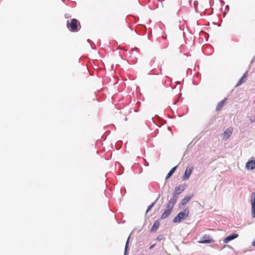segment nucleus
<instances>
[{
	"label": "nucleus",
	"mask_w": 255,
	"mask_h": 255,
	"mask_svg": "<svg viewBox=\"0 0 255 255\" xmlns=\"http://www.w3.org/2000/svg\"><path fill=\"white\" fill-rule=\"evenodd\" d=\"M189 213V210L188 208H187L183 211L179 212L173 219V222L174 223L180 222L188 216Z\"/></svg>",
	"instance_id": "nucleus-1"
},
{
	"label": "nucleus",
	"mask_w": 255,
	"mask_h": 255,
	"mask_svg": "<svg viewBox=\"0 0 255 255\" xmlns=\"http://www.w3.org/2000/svg\"><path fill=\"white\" fill-rule=\"evenodd\" d=\"M214 242V240L211 238L209 235H204L201 238V240L198 241L199 244H210Z\"/></svg>",
	"instance_id": "nucleus-2"
},
{
	"label": "nucleus",
	"mask_w": 255,
	"mask_h": 255,
	"mask_svg": "<svg viewBox=\"0 0 255 255\" xmlns=\"http://www.w3.org/2000/svg\"><path fill=\"white\" fill-rule=\"evenodd\" d=\"M193 170V166H188L185 171L184 174L182 177V180L184 181V180H186L188 179L190 177V175L191 174Z\"/></svg>",
	"instance_id": "nucleus-3"
},
{
	"label": "nucleus",
	"mask_w": 255,
	"mask_h": 255,
	"mask_svg": "<svg viewBox=\"0 0 255 255\" xmlns=\"http://www.w3.org/2000/svg\"><path fill=\"white\" fill-rule=\"evenodd\" d=\"M251 204L252 216L253 217L255 218V192L252 194Z\"/></svg>",
	"instance_id": "nucleus-4"
},
{
	"label": "nucleus",
	"mask_w": 255,
	"mask_h": 255,
	"mask_svg": "<svg viewBox=\"0 0 255 255\" xmlns=\"http://www.w3.org/2000/svg\"><path fill=\"white\" fill-rule=\"evenodd\" d=\"M178 196L177 195L173 193L171 198L167 203L168 207L169 208H173L174 205L176 203Z\"/></svg>",
	"instance_id": "nucleus-5"
},
{
	"label": "nucleus",
	"mask_w": 255,
	"mask_h": 255,
	"mask_svg": "<svg viewBox=\"0 0 255 255\" xmlns=\"http://www.w3.org/2000/svg\"><path fill=\"white\" fill-rule=\"evenodd\" d=\"M186 187L187 186L185 184H180L175 188L173 193L178 196L179 194L181 193L186 188Z\"/></svg>",
	"instance_id": "nucleus-6"
},
{
	"label": "nucleus",
	"mask_w": 255,
	"mask_h": 255,
	"mask_svg": "<svg viewBox=\"0 0 255 255\" xmlns=\"http://www.w3.org/2000/svg\"><path fill=\"white\" fill-rule=\"evenodd\" d=\"M246 168L248 170H253L255 168V159H250L246 164Z\"/></svg>",
	"instance_id": "nucleus-7"
},
{
	"label": "nucleus",
	"mask_w": 255,
	"mask_h": 255,
	"mask_svg": "<svg viewBox=\"0 0 255 255\" xmlns=\"http://www.w3.org/2000/svg\"><path fill=\"white\" fill-rule=\"evenodd\" d=\"M67 26L70 27L72 31H76L77 29V20L73 18L71 23H67Z\"/></svg>",
	"instance_id": "nucleus-8"
},
{
	"label": "nucleus",
	"mask_w": 255,
	"mask_h": 255,
	"mask_svg": "<svg viewBox=\"0 0 255 255\" xmlns=\"http://www.w3.org/2000/svg\"><path fill=\"white\" fill-rule=\"evenodd\" d=\"M238 236H239V235L237 234H232L228 236L226 238H225L223 240V242L224 243H226V244L228 243L230 241L236 239Z\"/></svg>",
	"instance_id": "nucleus-9"
},
{
	"label": "nucleus",
	"mask_w": 255,
	"mask_h": 255,
	"mask_svg": "<svg viewBox=\"0 0 255 255\" xmlns=\"http://www.w3.org/2000/svg\"><path fill=\"white\" fill-rule=\"evenodd\" d=\"M173 208H169L168 207V205L166 206V209L164 212V213L162 214L160 219H164L167 217H168L171 213Z\"/></svg>",
	"instance_id": "nucleus-10"
},
{
	"label": "nucleus",
	"mask_w": 255,
	"mask_h": 255,
	"mask_svg": "<svg viewBox=\"0 0 255 255\" xmlns=\"http://www.w3.org/2000/svg\"><path fill=\"white\" fill-rule=\"evenodd\" d=\"M233 129L231 128H228L224 131L223 135V139L227 140L228 139L232 134Z\"/></svg>",
	"instance_id": "nucleus-11"
},
{
	"label": "nucleus",
	"mask_w": 255,
	"mask_h": 255,
	"mask_svg": "<svg viewBox=\"0 0 255 255\" xmlns=\"http://www.w3.org/2000/svg\"><path fill=\"white\" fill-rule=\"evenodd\" d=\"M193 195H191L190 196H185L181 201L180 203V205H184L186 203H187L193 197Z\"/></svg>",
	"instance_id": "nucleus-12"
},
{
	"label": "nucleus",
	"mask_w": 255,
	"mask_h": 255,
	"mask_svg": "<svg viewBox=\"0 0 255 255\" xmlns=\"http://www.w3.org/2000/svg\"><path fill=\"white\" fill-rule=\"evenodd\" d=\"M160 225V223L158 221H156L154 222L152 228L150 230L151 232H156L158 228H159Z\"/></svg>",
	"instance_id": "nucleus-13"
},
{
	"label": "nucleus",
	"mask_w": 255,
	"mask_h": 255,
	"mask_svg": "<svg viewBox=\"0 0 255 255\" xmlns=\"http://www.w3.org/2000/svg\"><path fill=\"white\" fill-rule=\"evenodd\" d=\"M176 167H177V166H175V167H173L170 170V171L167 173V175L166 176L165 179H168L170 176H172V175L173 174V173L175 171V170L176 169Z\"/></svg>",
	"instance_id": "nucleus-14"
},
{
	"label": "nucleus",
	"mask_w": 255,
	"mask_h": 255,
	"mask_svg": "<svg viewBox=\"0 0 255 255\" xmlns=\"http://www.w3.org/2000/svg\"><path fill=\"white\" fill-rule=\"evenodd\" d=\"M225 100L226 99H224L218 103L217 107L216 108L217 111H219L220 109L223 107Z\"/></svg>",
	"instance_id": "nucleus-15"
},
{
	"label": "nucleus",
	"mask_w": 255,
	"mask_h": 255,
	"mask_svg": "<svg viewBox=\"0 0 255 255\" xmlns=\"http://www.w3.org/2000/svg\"><path fill=\"white\" fill-rule=\"evenodd\" d=\"M129 238H130V237L129 236L128 238V240H127L126 244L124 255H127V254H128V243H129Z\"/></svg>",
	"instance_id": "nucleus-16"
},
{
	"label": "nucleus",
	"mask_w": 255,
	"mask_h": 255,
	"mask_svg": "<svg viewBox=\"0 0 255 255\" xmlns=\"http://www.w3.org/2000/svg\"><path fill=\"white\" fill-rule=\"evenodd\" d=\"M159 197H160V195H158V196L157 198L156 199V200L155 201V202L152 203L151 205H150L148 207L146 212H148L149 210H151V209L152 208V207L154 206V205L155 204V203L157 201V200L159 198Z\"/></svg>",
	"instance_id": "nucleus-17"
},
{
	"label": "nucleus",
	"mask_w": 255,
	"mask_h": 255,
	"mask_svg": "<svg viewBox=\"0 0 255 255\" xmlns=\"http://www.w3.org/2000/svg\"><path fill=\"white\" fill-rule=\"evenodd\" d=\"M246 80V79L243 78V77H242L240 80L238 81L236 86H239L241 85H242L245 81Z\"/></svg>",
	"instance_id": "nucleus-18"
},
{
	"label": "nucleus",
	"mask_w": 255,
	"mask_h": 255,
	"mask_svg": "<svg viewBox=\"0 0 255 255\" xmlns=\"http://www.w3.org/2000/svg\"><path fill=\"white\" fill-rule=\"evenodd\" d=\"M163 239V236L162 235L158 236L157 238V240L158 241H161Z\"/></svg>",
	"instance_id": "nucleus-19"
},
{
	"label": "nucleus",
	"mask_w": 255,
	"mask_h": 255,
	"mask_svg": "<svg viewBox=\"0 0 255 255\" xmlns=\"http://www.w3.org/2000/svg\"><path fill=\"white\" fill-rule=\"evenodd\" d=\"M250 121L251 123H253L255 122V118L250 119Z\"/></svg>",
	"instance_id": "nucleus-20"
},
{
	"label": "nucleus",
	"mask_w": 255,
	"mask_h": 255,
	"mask_svg": "<svg viewBox=\"0 0 255 255\" xmlns=\"http://www.w3.org/2000/svg\"><path fill=\"white\" fill-rule=\"evenodd\" d=\"M248 73V71H247L245 73H244V74L243 75L242 77H243V78L246 79Z\"/></svg>",
	"instance_id": "nucleus-21"
},
{
	"label": "nucleus",
	"mask_w": 255,
	"mask_h": 255,
	"mask_svg": "<svg viewBox=\"0 0 255 255\" xmlns=\"http://www.w3.org/2000/svg\"><path fill=\"white\" fill-rule=\"evenodd\" d=\"M155 247V244H153V245H152L150 246V247H149V249H152L154 247Z\"/></svg>",
	"instance_id": "nucleus-22"
},
{
	"label": "nucleus",
	"mask_w": 255,
	"mask_h": 255,
	"mask_svg": "<svg viewBox=\"0 0 255 255\" xmlns=\"http://www.w3.org/2000/svg\"><path fill=\"white\" fill-rule=\"evenodd\" d=\"M252 246L255 247V240L253 242H252Z\"/></svg>",
	"instance_id": "nucleus-23"
}]
</instances>
